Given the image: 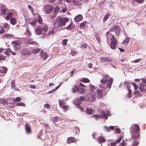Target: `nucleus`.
I'll return each mask as SVG.
<instances>
[{
	"mask_svg": "<svg viewBox=\"0 0 146 146\" xmlns=\"http://www.w3.org/2000/svg\"><path fill=\"white\" fill-rule=\"evenodd\" d=\"M89 89L91 91V92H93L94 90L95 89V88L94 86L91 84H90L89 86Z\"/></svg>",
	"mask_w": 146,
	"mask_h": 146,
	"instance_id": "79ce46f5",
	"label": "nucleus"
},
{
	"mask_svg": "<svg viewBox=\"0 0 146 146\" xmlns=\"http://www.w3.org/2000/svg\"><path fill=\"white\" fill-rule=\"evenodd\" d=\"M2 102L1 103L3 104H6L7 103V100H1Z\"/></svg>",
	"mask_w": 146,
	"mask_h": 146,
	"instance_id": "69168bd1",
	"label": "nucleus"
},
{
	"mask_svg": "<svg viewBox=\"0 0 146 146\" xmlns=\"http://www.w3.org/2000/svg\"><path fill=\"white\" fill-rule=\"evenodd\" d=\"M31 53V52L26 48H24L22 51L21 54L23 56L29 55Z\"/></svg>",
	"mask_w": 146,
	"mask_h": 146,
	"instance_id": "f8f14e48",
	"label": "nucleus"
},
{
	"mask_svg": "<svg viewBox=\"0 0 146 146\" xmlns=\"http://www.w3.org/2000/svg\"><path fill=\"white\" fill-rule=\"evenodd\" d=\"M60 9V8L59 7L56 6L55 7L54 11V15L57 14V12L59 11V10Z\"/></svg>",
	"mask_w": 146,
	"mask_h": 146,
	"instance_id": "c756f323",
	"label": "nucleus"
},
{
	"mask_svg": "<svg viewBox=\"0 0 146 146\" xmlns=\"http://www.w3.org/2000/svg\"><path fill=\"white\" fill-rule=\"evenodd\" d=\"M5 56L3 55L0 56V61L1 60H5Z\"/></svg>",
	"mask_w": 146,
	"mask_h": 146,
	"instance_id": "052dcab7",
	"label": "nucleus"
},
{
	"mask_svg": "<svg viewBox=\"0 0 146 146\" xmlns=\"http://www.w3.org/2000/svg\"><path fill=\"white\" fill-rule=\"evenodd\" d=\"M110 111H106V113H105L104 111H102V115L104 119H108V115L110 116V115L109 113Z\"/></svg>",
	"mask_w": 146,
	"mask_h": 146,
	"instance_id": "dca6fc26",
	"label": "nucleus"
},
{
	"mask_svg": "<svg viewBox=\"0 0 146 146\" xmlns=\"http://www.w3.org/2000/svg\"><path fill=\"white\" fill-rule=\"evenodd\" d=\"M100 58H101V62L102 63L108 64V63H110V64L114 68H115V66H113V64L112 63H111V62L112 60L111 58L109 57H100Z\"/></svg>",
	"mask_w": 146,
	"mask_h": 146,
	"instance_id": "423d86ee",
	"label": "nucleus"
},
{
	"mask_svg": "<svg viewBox=\"0 0 146 146\" xmlns=\"http://www.w3.org/2000/svg\"><path fill=\"white\" fill-rule=\"evenodd\" d=\"M78 90L79 92H80V93L81 94H83L85 92V91L84 89L83 88H79Z\"/></svg>",
	"mask_w": 146,
	"mask_h": 146,
	"instance_id": "49530a36",
	"label": "nucleus"
},
{
	"mask_svg": "<svg viewBox=\"0 0 146 146\" xmlns=\"http://www.w3.org/2000/svg\"><path fill=\"white\" fill-rule=\"evenodd\" d=\"M87 23V22L85 21H84L80 23V27L81 28H82L83 29H84L85 27L86 26V25Z\"/></svg>",
	"mask_w": 146,
	"mask_h": 146,
	"instance_id": "f704fd0d",
	"label": "nucleus"
},
{
	"mask_svg": "<svg viewBox=\"0 0 146 146\" xmlns=\"http://www.w3.org/2000/svg\"><path fill=\"white\" fill-rule=\"evenodd\" d=\"M79 88L76 86H74L73 89L72 90V92L73 93H75L76 91L78 90Z\"/></svg>",
	"mask_w": 146,
	"mask_h": 146,
	"instance_id": "37998d69",
	"label": "nucleus"
},
{
	"mask_svg": "<svg viewBox=\"0 0 146 146\" xmlns=\"http://www.w3.org/2000/svg\"><path fill=\"white\" fill-rule=\"evenodd\" d=\"M1 14L3 16L9 14L11 13L9 11L7 10L5 8V6L3 4L1 5Z\"/></svg>",
	"mask_w": 146,
	"mask_h": 146,
	"instance_id": "6e6552de",
	"label": "nucleus"
},
{
	"mask_svg": "<svg viewBox=\"0 0 146 146\" xmlns=\"http://www.w3.org/2000/svg\"><path fill=\"white\" fill-rule=\"evenodd\" d=\"M37 20V21H38L40 24H41L42 23V20L41 17L40 16H38V19Z\"/></svg>",
	"mask_w": 146,
	"mask_h": 146,
	"instance_id": "c03bdc74",
	"label": "nucleus"
},
{
	"mask_svg": "<svg viewBox=\"0 0 146 146\" xmlns=\"http://www.w3.org/2000/svg\"><path fill=\"white\" fill-rule=\"evenodd\" d=\"M110 14L109 13H108L106 14L104 16V17L103 18V21H107V20L109 18L110 16Z\"/></svg>",
	"mask_w": 146,
	"mask_h": 146,
	"instance_id": "2f4dec72",
	"label": "nucleus"
},
{
	"mask_svg": "<svg viewBox=\"0 0 146 146\" xmlns=\"http://www.w3.org/2000/svg\"><path fill=\"white\" fill-rule=\"evenodd\" d=\"M17 21L15 19L13 18H11L10 20V23L12 25H15Z\"/></svg>",
	"mask_w": 146,
	"mask_h": 146,
	"instance_id": "7c9ffc66",
	"label": "nucleus"
},
{
	"mask_svg": "<svg viewBox=\"0 0 146 146\" xmlns=\"http://www.w3.org/2000/svg\"><path fill=\"white\" fill-rule=\"evenodd\" d=\"M98 142L99 143H103L105 142L106 139L102 136H100L97 139Z\"/></svg>",
	"mask_w": 146,
	"mask_h": 146,
	"instance_id": "aec40b11",
	"label": "nucleus"
},
{
	"mask_svg": "<svg viewBox=\"0 0 146 146\" xmlns=\"http://www.w3.org/2000/svg\"><path fill=\"white\" fill-rule=\"evenodd\" d=\"M21 100V98L20 97H17L15 98V101L17 102H19Z\"/></svg>",
	"mask_w": 146,
	"mask_h": 146,
	"instance_id": "338daca9",
	"label": "nucleus"
},
{
	"mask_svg": "<svg viewBox=\"0 0 146 146\" xmlns=\"http://www.w3.org/2000/svg\"><path fill=\"white\" fill-rule=\"evenodd\" d=\"M67 39H65L63 40L62 42L64 44V45H66L67 44Z\"/></svg>",
	"mask_w": 146,
	"mask_h": 146,
	"instance_id": "e2e57ef3",
	"label": "nucleus"
},
{
	"mask_svg": "<svg viewBox=\"0 0 146 146\" xmlns=\"http://www.w3.org/2000/svg\"><path fill=\"white\" fill-rule=\"evenodd\" d=\"M87 45L86 44H85L81 45L80 47L81 48H87Z\"/></svg>",
	"mask_w": 146,
	"mask_h": 146,
	"instance_id": "6e6d98bb",
	"label": "nucleus"
},
{
	"mask_svg": "<svg viewBox=\"0 0 146 146\" xmlns=\"http://www.w3.org/2000/svg\"><path fill=\"white\" fill-rule=\"evenodd\" d=\"M3 36L5 37L11 38L13 37L12 35H10L9 34H6L4 35Z\"/></svg>",
	"mask_w": 146,
	"mask_h": 146,
	"instance_id": "603ef678",
	"label": "nucleus"
},
{
	"mask_svg": "<svg viewBox=\"0 0 146 146\" xmlns=\"http://www.w3.org/2000/svg\"><path fill=\"white\" fill-rule=\"evenodd\" d=\"M124 85L127 88V89H130L129 87L131 86V84L127 81H125L124 83Z\"/></svg>",
	"mask_w": 146,
	"mask_h": 146,
	"instance_id": "72a5a7b5",
	"label": "nucleus"
},
{
	"mask_svg": "<svg viewBox=\"0 0 146 146\" xmlns=\"http://www.w3.org/2000/svg\"><path fill=\"white\" fill-rule=\"evenodd\" d=\"M115 132L116 133H120V130L119 129L116 128L115 129Z\"/></svg>",
	"mask_w": 146,
	"mask_h": 146,
	"instance_id": "13d9d810",
	"label": "nucleus"
},
{
	"mask_svg": "<svg viewBox=\"0 0 146 146\" xmlns=\"http://www.w3.org/2000/svg\"><path fill=\"white\" fill-rule=\"evenodd\" d=\"M4 32V30L3 28L0 26V33L2 34Z\"/></svg>",
	"mask_w": 146,
	"mask_h": 146,
	"instance_id": "4d7b16f0",
	"label": "nucleus"
},
{
	"mask_svg": "<svg viewBox=\"0 0 146 146\" xmlns=\"http://www.w3.org/2000/svg\"><path fill=\"white\" fill-rule=\"evenodd\" d=\"M54 27L53 28L51 27L50 28L49 32L47 34H46V35H50L51 34L53 35L55 33L54 31Z\"/></svg>",
	"mask_w": 146,
	"mask_h": 146,
	"instance_id": "4be33fe9",
	"label": "nucleus"
},
{
	"mask_svg": "<svg viewBox=\"0 0 146 146\" xmlns=\"http://www.w3.org/2000/svg\"><path fill=\"white\" fill-rule=\"evenodd\" d=\"M68 20V18L64 17L57 18L53 24L55 28L62 27L65 26Z\"/></svg>",
	"mask_w": 146,
	"mask_h": 146,
	"instance_id": "7ed1b4c3",
	"label": "nucleus"
},
{
	"mask_svg": "<svg viewBox=\"0 0 146 146\" xmlns=\"http://www.w3.org/2000/svg\"><path fill=\"white\" fill-rule=\"evenodd\" d=\"M7 71V68L5 66H2L0 67V72L3 73H6Z\"/></svg>",
	"mask_w": 146,
	"mask_h": 146,
	"instance_id": "393cba45",
	"label": "nucleus"
},
{
	"mask_svg": "<svg viewBox=\"0 0 146 146\" xmlns=\"http://www.w3.org/2000/svg\"><path fill=\"white\" fill-rule=\"evenodd\" d=\"M59 105L60 107L65 104L64 101L62 100H59Z\"/></svg>",
	"mask_w": 146,
	"mask_h": 146,
	"instance_id": "4c0bfd02",
	"label": "nucleus"
},
{
	"mask_svg": "<svg viewBox=\"0 0 146 146\" xmlns=\"http://www.w3.org/2000/svg\"><path fill=\"white\" fill-rule=\"evenodd\" d=\"M113 29L115 31L116 36H118L120 34V31L121 30L119 27L118 25L115 26L113 27Z\"/></svg>",
	"mask_w": 146,
	"mask_h": 146,
	"instance_id": "9b49d317",
	"label": "nucleus"
},
{
	"mask_svg": "<svg viewBox=\"0 0 146 146\" xmlns=\"http://www.w3.org/2000/svg\"><path fill=\"white\" fill-rule=\"evenodd\" d=\"M127 90L128 91V92L127 93V97L130 98L131 97V93L130 90V89L128 88V89H127Z\"/></svg>",
	"mask_w": 146,
	"mask_h": 146,
	"instance_id": "a19ab883",
	"label": "nucleus"
},
{
	"mask_svg": "<svg viewBox=\"0 0 146 146\" xmlns=\"http://www.w3.org/2000/svg\"><path fill=\"white\" fill-rule=\"evenodd\" d=\"M81 1V0H73L72 3L74 6L78 7L80 6Z\"/></svg>",
	"mask_w": 146,
	"mask_h": 146,
	"instance_id": "4468645a",
	"label": "nucleus"
},
{
	"mask_svg": "<svg viewBox=\"0 0 146 146\" xmlns=\"http://www.w3.org/2000/svg\"><path fill=\"white\" fill-rule=\"evenodd\" d=\"M25 42L27 44H34V45L37 44L36 42L33 41L30 38L26 39L25 40Z\"/></svg>",
	"mask_w": 146,
	"mask_h": 146,
	"instance_id": "f3484780",
	"label": "nucleus"
},
{
	"mask_svg": "<svg viewBox=\"0 0 146 146\" xmlns=\"http://www.w3.org/2000/svg\"><path fill=\"white\" fill-rule=\"evenodd\" d=\"M12 13H10L9 14H7L6 17H5V19L7 20H9L10 17L11 16Z\"/></svg>",
	"mask_w": 146,
	"mask_h": 146,
	"instance_id": "8fccbe9b",
	"label": "nucleus"
},
{
	"mask_svg": "<svg viewBox=\"0 0 146 146\" xmlns=\"http://www.w3.org/2000/svg\"><path fill=\"white\" fill-rule=\"evenodd\" d=\"M129 38H127L125 39V40L123 42V43H126V44H127L129 42Z\"/></svg>",
	"mask_w": 146,
	"mask_h": 146,
	"instance_id": "864d4df0",
	"label": "nucleus"
},
{
	"mask_svg": "<svg viewBox=\"0 0 146 146\" xmlns=\"http://www.w3.org/2000/svg\"><path fill=\"white\" fill-rule=\"evenodd\" d=\"M40 54L41 58L44 59V60H45L48 56V55L44 52H41Z\"/></svg>",
	"mask_w": 146,
	"mask_h": 146,
	"instance_id": "2eb2a0df",
	"label": "nucleus"
},
{
	"mask_svg": "<svg viewBox=\"0 0 146 146\" xmlns=\"http://www.w3.org/2000/svg\"><path fill=\"white\" fill-rule=\"evenodd\" d=\"M104 128L108 131H110L111 130H113L114 128V126H110L109 127L107 126H105Z\"/></svg>",
	"mask_w": 146,
	"mask_h": 146,
	"instance_id": "bb28decb",
	"label": "nucleus"
},
{
	"mask_svg": "<svg viewBox=\"0 0 146 146\" xmlns=\"http://www.w3.org/2000/svg\"><path fill=\"white\" fill-rule=\"evenodd\" d=\"M15 80H12V81L11 83V88H13L15 87Z\"/></svg>",
	"mask_w": 146,
	"mask_h": 146,
	"instance_id": "a18cd8bd",
	"label": "nucleus"
},
{
	"mask_svg": "<svg viewBox=\"0 0 146 146\" xmlns=\"http://www.w3.org/2000/svg\"><path fill=\"white\" fill-rule=\"evenodd\" d=\"M75 139L74 137H68L67 140V143L68 144L74 142L75 141Z\"/></svg>",
	"mask_w": 146,
	"mask_h": 146,
	"instance_id": "5701e85b",
	"label": "nucleus"
},
{
	"mask_svg": "<svg viewBox=\"0 0 146 146\" xmlns=\"http://www.w3.org/2000/svg\"><path fill=\"white\" fill-rule=\"evenodd\" d=\"M83 17L81 15H79L76 16L74 18V20L75 22H78L81 21Z\"/></svg>",
	"mask_w": 146,
	"mask_h": 146,
	"instance_id": "a211bd4d",
	"label": "nucleus"
},
{
	"mask_svg": "<svg viewBox=\"0 0 146 146\" xmlns=\"http://www.w3.org/2000/svg\"><path fill=\"white\" fill-rule=\"evenodd\" d=\"M60 9H62L60 13H63L66 12L68 10L66 6H65L64 7H61Z\"/></svg>",
	"mask_w": 146,
	"mask_h": 146,
	"instance_id": "cd10ccee",
	"label": "nucleus"
},
{
	"mask_svg": "<svg viewBox=\"0 0 146 146\" xmlns=\"http://www.w3.org/2000/svg\"><path fill=\"white\" fill-rule=\"evenodd\" d=\"M74 27V25L72 23L68 26L66 27V28L68 30H71L73 29Z\"/></svg>",
	"mask_w": 146,
	"mask_h": 146,
	"instance_id": "c85d7f7f",
	"label": "nucleus"
},
{
	"mask_svg": "<svg viewBox=\"0 0 146 146\" xmlns=\"http://www.w3.org/2000/svg\"><path fill=\"white\" fill-rule=\"evenodd\" d=\"M139 142L137 140H135L133 143V146H136L138 145Z\"/></svg>",
	"mask_w": 146,
	"mask_h": 146,
	"instance_id": "de8ad7c7",
	"label": "nucleus"
},
{
	"mask_svg": "<svg viewBox=\"0 0 146 146\" xmlns=\"http://www.w3.org/2000/svg\"><path fill=\"white\" fill-rule=\"evenodd\" d=\"M37 22V20L36 19H35L33 21H32L30 22V24L32 26H35L36 25V23Z\"/></svg>",
	"mask_w": 146,
	"mask_h": 146,
	"instance_id": "e433bc0d",
	"label": "nucleus"
},
{
	"mask_svg": "<svg viewBox=\"0 0 146 146\" xmlns=\"http://www.w3.org/2000/svg\"><path fill=\"white\" fill-rule=\"evenodd\" d=\"M139 130V126L135 124L133 127V130L130 131V133L132 134V138L134 139H136L139 138L140 134L138 131Z\"/></svg>",
	"mask_w": 146,
	"mask_h": 146,
	"instance_id": "39448f33",
	"label": "nucleus"
},
{
	"mask_svg": "<svg viewBox=\"0 0 146 146\" xmlns=\"http://www.w3.org/2000/svg\"><path fill=\"white\" fill-rule=\"evenodd\" d=\"M86 113L88 114H92L93 113H95V111L92 109L87 108L86 110Z\"/></svg>",
	"mask_w": 146,
	"mask_h": 146,
	"instance_id": "412c9836",
	"label": "nucleus"
},
{
	"mask_svg": "<svg viewBox=\"0 0 146 146\" xmlns=\"http://www.w3.org/2000/svg\"><path fill=\"white\" fill-rule=\"evenodd\" d=\"M60 107L62 108L64 110H65V111L66 110H67V109H68V107L66 105H64L62 106H61V107Z\"/></svg>",
	"mask_w": 146,
	"mask_h": 146,
	"instance_id": "680f3d73",
	"label": "nucleus"
},
{
	"mask_svg": "<svg viewBox=\"0 0 146 146\" xmlns=\"http://www.w3.org/2000/svg\"><path fill=\"white\" fill-rule=\"evenodd\" d=\"M59 119L58 116H55L54 117H52L51 120L54 122H56Z\"/></svg>",
	"mask_w": 146,
	"mask_h": 146,
	"instance_id": "c9c22d12",
	"label": "nucleus"
},
{
	"mask_svg": "<svg viewBox=\"0 0 146 146\" xmlns=\"http://www.w3.org/2000/svg\"><path fill=\"white\" fill-rule=\"evenodd\" d=\"M12 44L14 45H20L21 42L20 40H16L12 41L11 42Z\"/></svg>",
	"mask_w": 146,
	"mask_h": 146,
	"instance_id": "b1692460",
	"label": "nucleus"
},
{
	"mask_svg": "<svg viewBox=\"0 0 146 146\" xmlns=\"http://www.w3.org/2000/svg\"><path fill=\"white\" fill-rule=\"evenodd\" d=\"M81 103V100L79 98L76 99L73 101L74 104L78 106L80 105Z\"/></svg>",
	"mask_w": 146,
	"mask_h": 146,
	"instance_id": "6ab92c4d",
	"label": "nucleus"
},
{
	"mask_svg": "<svg viewBox=\"0 0 146 146\" xmlns=\"http://www.w3.org/2000/svg\"><path fill=\"white\" fill-rule=\"evenodd\" d=\"M20 45H14L13 48L16 50H19L21 48Z\"/></svg>",
	"mask_w": 146,
	"mask_h": 146,
	"instance_id": "58836bf2",
	"label": "nucleus"
},
{
	"mask_svg": "<svg viewBox=\"0 0 146 146\" xmlns=\"http://www.w3.org/2000/svg\"><path fill=\"white\" fill-rule=\"evenodd\" d=\"M115 33V31L112 28L110 30V32L108 31L106 34L108 44L112 49L115 48L117 43V40L114 35Z\"/></svg>",
	"mask_w": 146,
	"mask_h": 146,
	"instance_id": "f257e3e1",
	"label": "nucleus"
},
{
	"mask_svg": "<svg viewBox=\"0 0 146 146\" xmlns=\"http://www.w3.org/2000/svg\"><path fill=\"white\" fill-rule=\"evenodd\" d=\"M82 81L84 82L87 83L90 82V80L87 78H84L82 80Z\"/></svg>",
	"mask_w": 146,
	"mask_h": 146,
	"instance_id": "09e8293b",
	"label": "nucleus"
},
{
	"mask_svg": "<svg viewBox=\"0 0 146 146\" xmlns=\"http://www.w3.org/2000/svg\"><path fill=\"white\" fill-rule=\"evenodd\" d=\"M85 100L88 102H93L95 99V97L94 94L89 93L85 96Z\"/></svg>",
	"mask_w": 146,
	"mask_h": 146,
	"instance_id": "0eeeda50",
	"label": "nucleus"
},
{
	"mask_svg": "<svg viewBox=\"0 0 146 146\" xmlns=\"http://www.w3.org/2000/svg\"><path fill=\"white\" fill-rule=\"evenodd\" d=\"M48 28L47 25H44L42 27L38 26L36 28L35 30V32L37 35L42 34L44 36L46 35Z\"/></svg>",
	"mask_w": 146,
	"mask_h": 146,
	"instance_id": "20e7f679",
	"label": "nucleus"
},
{
	"mask_svg": "<svg viewBox=\"0 0 146 146\" xmlns=\"http://www.w3.org/2000/svg\"><path fill=\"white\" fill-rule=\"evenodd\" d=\"M97 93L98 94V98H100L102 97V94L101 90H100L98 89L97 90Z\"/></svg>",
	"mask_w": 146,
	"mask_h": 146,
	"instance_id": "a878e982",
	"label": "nucleus"
},
{
	"mask_svg": "<svg viewBox=\"0 0 146 146\" xmlns=\"http://www.w3.org/2000/svg\"><path fill=\"white\" fill-rule=\"evenodd\" d=\"M125 144V142L123 140L122 141V142L120 143L119 146H124Z\"/></svg>",
	"mask_w": 146,
	"mask_h": 146,
	"instance_id": "774afa93",
	"label": "nucleus"
},
{
	"mask_svg": "<svg viewBox=\"0 0 146 146\" xmlns=\"http://www.w3.org/2000/svg\"><path fill=\"white\" fill-rule=\"evenodd\" d=\"M139 89L142 93H144L146 92V87L145 83L141 82L139 84Z\"/></svg>",
	"mask_w": 146,
	"mask_h": 146,
	"instance_id": "9d476101",
	"label": "nucleus"
},
{
	"mask_svg": "<svg viewBox=\"0 0 146 146\" xmlns=\"http://www.w3.org/2000/svg\"><path fill=\"white\" fill-rule=\"evenodd\" d=\"M16 105L17 106H25V104L22 102H20L19 103H17Z\"/></svg>",
	"mask_w": 146,
	"mask_h": 146,
	"instance_id": "3c124183",
	"label": "nucleus"
},
{
	"mask_svg": "<svg viewBox=\"0 0 146 146\" xmlns=\"http://www.w3.org/2000/svg\"><path fill=\"white\" fill-rule=\"evenodd\" d=\"M122 138H123L122 137V136L120 137L118 139H117L115 141L116 143H118L120 142V141H121V140L122 139Z\"/></svg>",
	"mask_w": 146,
	"mask_h": 146,
	"instance_id": "5fc2aeb1",
	"label": "nucleus"
},
{
	"mask_svg": "<svg viewBox=\"0 0 146 146\" xmlns=\"http://www.w3.org/2000/svg\"><path fill=\"white\" fill-rule=\"evenodd\" d=\"M26 33L27 35L29 36H31V33L29 31V29L28 27H27L26 29Z\"/></svg>",
	"mask_w": 146,
	"mask_h": 146,
	"instance_id": "ea45409f",
	"label": "nucleus"
},
{
	"mask_svg": "<svg viewBox=\"0 0 146 146\" xmlns=\"http://www.w3.org/2000/svg\"><path fill=\"white\" fill-rule=\"evenodd\" d=\"M132 85L133 86L135 90L137 89L138 88V86L134 82H133L132 83Z\"/></svg>",
	"mask_w": 146,
	"mask_h": 146,
	"instance_id": "bf43d9fd",
	"label": "nucleus"
},
{
	"mask_svg": "<svg viewBox=\"0 0 146 146\" xmlns=\"http://www.w3.org/2000/svg\"><path fill=\"white\" fill-rule=\"evenodd\" d=\"M109 76L107 75L106 78L100 80L102 84L100 86V88L102 89L104 91L107 93L110 90L113 82V79L111 78L108 79Z\"/></svg>",
	"mask_w": 146,
	"mask_h": 146,
	"instance_id": "f03ea898",
	"label": "nucleus"
},
{
	"mask_svg": "<svg viewBox=\"0 0 146 146\" xmlns=\"http://www.w3.org/2000/svg\"><path fill=\"white\" fill-rule=\"evenodd\" d=\"M25 129L27 133L29 134L31 132L30 125L28 123H26L25 125Z\"/></svg>",
	"mask_w": 146,
	"mask_h": 146,
	"instance_id": "ddd939ff",
	"label": "nucleus"
},
{
	"mask_svg": "<svg viewBox=\"0 0 146 146\" xmlns=\"http://www.w3.org/2000/svg\"><path fill=\"white\" fill-rule=\"evenodd\" d=\"M44 8L46 13V14H49L52 11L53 7L51 5H45Z\"/></svg>",
	"mask_w": 146,
	"mask_h": 146,
	"instance_id": "1a4fd4ad",
	"label": "nucleus"
},
{
	"mask_svg": "<svg viewBox=\"0 0 146 146\" xmlns=\"http://www.w3.org/2000/svg\"><path fill=\"white\" fill-rule=\"evenodd\" d=\"M40 49L39 48L34 49L32 50V52L34 54H36L40 51Z\"/></svg>",
	"mask_w": 146,
	"mask_h": 146,
	"instance_id": "473e14b6",
	"label": "nucleus"
},
{
	"mask_svg": "<svg viewBox=\"0 0 146 146\" xmlns=\"http://www.w3.org/2000/svg\"><path fill=\"white\" fill-rule=\"evenodd\" d=\"M3 27L4 28H7L9 27V25L7 23H5L3 25Z\"/></svg>",
	"mask_w": 146,
	"mask_h": 146,
	"instance_id": "0e129e2a",
	"label": "nucleus"
}]
</instances>
